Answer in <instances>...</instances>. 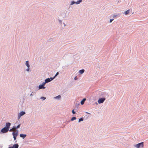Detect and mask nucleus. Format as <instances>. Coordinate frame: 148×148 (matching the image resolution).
<instances>
[{
    "instance_id": "36",
    "label": "nucleus",
    "mask_w": 148,
    "mask_h": 148,
    "mask_svg": "<svg viewBox=\"0 0 148 148\" xmlns=\"http://www.w3.org/2000/svg\"><path fill=\"white\" fill-rule=\"evenodd\" d=\"M2 145H0V148H2Z\"/></svg>"
},
{
    "instance_id": "30",
    "label": "nucleus",
    "mask_w": 148,
    "mask_h": 148,
    "mask_svg": "<svg viewBox=\"0 0 148 148\" xmlns=\"http://www.w3.org/2000/svg\"><path fill=\"white\" fill-rule=\"evenodd\" d=\"M16 136H13V138L14 140H15L16 139Z\"/></svg>"
},
{
    "instance_id": "11",
    "label": "nucleus",
    "mask_w": 148,
    "mask_h": 148,
    "mask_svg": "<svg viewBox=\"0 0 148 148\" xmlns=\"http://www.w3.org/2000/svg\"><path fill=\"white\" fill-rule=\"evenodd\" d=\"M21 125V124H18L16 126H15V125L14 126L12 127V128H13L14 129H18V128H20Z\"/></svg>"
},
{
    "instance_id": "37",
    "label": "nucleus",
    "mask_w": 148,
    "mask_h": 148,
    "mask_svg": "<svg viewBox=\"0 0 148 148\" xmlns=\"http://www.w3.org/2000/svg\"><path fill=\"white\" fill-rule=\"evenodd\" d=\"M51 40V39H49L48 41H50V40Z\"/></svg>"
},
{
    "instance_id": "24",
    "label": "nucleus",
    "mask_w": 148,
    "mask_h": 148,
    "mask_svg": "<svg viewBox=\"0 0 148 148\" xmlns=\"http://www.w3.org/2000/svg\"><path fill=\"white\" fill-rule=\"evenodd\" d=\"M36 92H32V93L30 94V96H33L34 95H33V93H36Z\"/></svg>"
},
{
    "instance_id": "6",
    "label": "nucleus",
    "mask_w": 148,
    "mask_h": 148,
    "mask_svg": "<svg viewBox=\"0 0 148 148\" xmlns=\"http://www.w3.org/2000/svg\"><path fill=\"white\" fill-rule=\"evenodd\" d=\"M53 78L52 77H50L49 78H48L46 79L45 80V81L46 82V83H48L51 82V81L53 80Z\"/></svg>"
},
{
    "instance_id": "4",
    "label": "nucleus",
    "mask_w": 148,
    "mask_h": 148,
    "mask_svg": "<svg viewBox=\"0 0 148 148\" xmlns=\"http://www.w3.org/2000/svg\"><path fill=\"white\" fill-rule=\"evenodd\" d=\"M105 100L106 98L102 97L99 98L97 101L99 104H101L103 103Z\"/></svg>"
},
{
    "instance_id": "21",
    "label": "nucleus",
    "mask_w": 148,
    "mask_h": 148,
    "mask_svg": "<svg viewBox=\"0 0 148 148\" xmlns=\"http://www.w3.org/2000/svg\"><path fill=\"white\" fill-rule=\"evenodd\" d=\"M76 2L75 1H72L71 2L70 5H72L75 3L76 4Z\"/></svg>"
},
{
    "instance_id": "28",
    "label": "nucleus",
    "mask_w": 148,
    "mask_h": 148,
    "mask_svg": "<svg viewBox=\"0 0 148 148\" xmlns=\"http://www.w3.org/2000/svg\"><path fill=\"white\" fill-rule=\"evenodd\" d=\"M113 20H114L113 19H110V23H111Z\"/></svg>"
},
{
    "instance_id": "17",
    "label": "nucleus",
    "mask_w": 148,
    "mask_h": 148,
    "mask_svg": "<svg viewBox=\"0 0 148 148\" xmlns=\"http://www.w3.org/2000/svg\"><path fill=\"white\" fill-rule=\"evenodd\" d=\"M12 134L13 136L17 137L18 135V134H17V133H15L14 132H12Z\"/></svg>"
},
{
    "instance_id": "19",
    "label": "nucleus",
    "mask_w": 148,
    "mask_h": 148,
    "mask_svg": "<svg viewBox=\"0 0 148 148\" xmlns=\"http://www.w3.org/2000/svg\"><path fill=\"white\" fill-rule=\"evenodd\" d=\"M59 72H57L56 73V74H55V75H54V76L53 77V78L54 79L56 77L59 75Z\"/></svg>"
},
{
    "instance_id": "16",
    "label": "nucleus",
    "mask_w": 148,
    "mask_h": 148,
    "mask_svg": "<svg viewBox=\"0 0 148 148\" xmlns=\"http://www.w3.org/2000/svg\"><path fill=\"white\" fill-rule=\"evenodd\" d=\"M130 10H128L124 12V14L126 15H127L130 12Z\"/></svg>"
},
{
    "instance_id": "3",
    "label": "nucleus",
    "mask_w": 148,
    "mask_h": 148,
    "mask_svg": "<svg viewBox=\"0 0 148 148\" xmlns=\"http://www.w3.org/2000/svg\"><path fill=\"white\" fill-rule=\"evenodd\" d=\"M9 130V129L5 127L2 129L1 130L0 133L1 134H3L7 133Z\"/></svg>"
},
{
    "instance_id": "18",
    "label": "nucleus",
    "mask_w": 148,
    "mask_h": 148,
    "mask_svg": "<svg viewBox=\"0 0 148 148\" xmlns=\"http://www.w3.org/2000/svg\"><path fill=\"white\" fill-rule=\"evenodd\" d=\"M82 0H78L76 2V4H79L80 3L82 2Z\"/></svg>"
},
{
    "instance_id": "27",
    "label": "nucleus",
    "mask_w": 148,
    "mask_h": 148,
    "mask_svg": "<svg viewBox=\"0 0 148 148\" xmlns=\"http://www.w3.org/2000/svg\"><path fill=\"white\" fill-rule=\"evenodd\" d=\"M72 112L73 114H75L76 113V112L74 111V110H72Z\"/></svg>"
},
{
    "instance_id": "9",
    "label": "nucleus",
    "mask_w": 148,
    "mask_h": 148,
    "mask_svg": "<svg viewBox=\"0 0 148 148\" xmlns=\"http://www.w3.org/2000/svg\"><path fill=\"white\" fill-rule=\"evenodd\" d=\"M11 125V123H10L9 122H7L5 123V127L9 129Z\"/></svg>"
},
{
    "instance_id": "34",
    "label": "nucleus",
    "mask_w": 148,
    "mask_h": 148,
    "mask_svg": "<svg viewBox=\"0 0 148 148\" xmlns=\"http://www.w3.org/2000/svg\"><path fill=\"white\" fill-rule=\"evenodd\" d=\"M117 16L116 15H114L112 17H113V18H115V17L116 16Z\"/></svg>"
},
{
    "instance_id": "32",
    "label": "nucleus",
    "mask_w": 148,
    "mask_h": 148,
    "mask_svg": "<svg viewBox=\"0 0 148 148\" xmlns=\"http://www.w3.org/2000/svg\"><path fill=\"white\" fill-rule=\"evenodd\" d=\"M59 20V22L61 24L62 23V21L60 20Z\"/></svg>"
},
{
    "instance_id": "13",
    "label": "nucleus",
    "mask_w": 148,
    "mask_h": 148,
    "mask_svg": "<svg viewBox=\"0 0 148 148\" xmlns=\"http://www.w3.org/2000/svg\"><path fill=\"white\" fill-rule=\"evenodd\" d=\"M29 62L28 61H26L25 62V65L27 67H28V68L29 67H30V65L29 64Z\"/></svg>"
},
{
    "instance_id": "39",
    "label": "nucleus",
    "mask_w": 148,
    "mask_h": 148,
    "mask_svg": "<svg viewBox=\"0 0 148 148\" xmlns=\"http://www.w3.org/2000/svg\"><path fill=\"white\" fill-rule=\"evenodd\" d=\"M63 24L64 25V26H65V24H64V23H63Z\"/></svg>"
},
{
    "instance_id": "5",
    "label": "nucleus",
    "mask_w": 148,
    "mask_h": 148,
    "mask_svg": "<svg viewBox=\"0 0 148 148\" xmlns=\"http://www.w3.org/2000/svg\"><path fill=\"white\" fill-rule=\"evenodd\" d=\"M25 114V112L23 111H22L21 112L19 113H18V119H19L21 116H23Z\"/></svg>"
},
{
    "instance_id": "8",
    "label": "nucleus",
    "mask_w": 148,
    "mask_h": 148,
    "mask_svg": "<svg viewBox=\"0 0 148 148\" xmlns=\"http://www.w3.org/2000/svg\"><path fill=\"white\" fill-rule=\"evenodd\" d=\"M38 87H37L36 90V91H37L38 89H45V87L44 86H43L41 84H40L39 85V86L38 87Z\"/></svg>"
},
{
    "instance_id": "25",
    "label": "nucleus",
    "mask_w": 148,
    "mask_h": 148,
    "mask_svg": "<svg viewBox=\"0 0 148 148\" xmlns=\"http://www.w3.org/2000/svg\"><path fill=\"white\" fill-rule=\"evenodd\" d=\"M26 71H27V72H29L30 71V67H27V69H26Z\"/></svg>"
},
{
    "instance_id": "29",
    "label": "nucleus",
    "mask_w": 148,
    "mask_h": 148,
    "mask_svg": "<svg viewBox=\"0 0 148 148\" xmlns=\"http://www.w3.org/2000/svg\"><path fill=\"white\" fill-rule=\"evenodd\" d=\"M78 79V78L77 76H75L74 78V79L77 80Z\"/></svg>"
},
{
    "instance_id": "31",
    "label": "nucleus",
    "mask_w": 148,
    "mask_h": 148,
    "mask_svg": "<svg viewBox=\"0 0 148 148\" xmlns=\"http://www.w3.org/2000/svg\"><path fill=\"white\" fill-rule=\"evenodd\" d=\"M13 129V128H12V129H10V130L9 129V131H10V132H12V129Z\"/></svg>"
},
{
    "instance_id": "20",
    "label": "nucleus",
    "mask_w": 148,
    "mask_h": 148,
    "mask_svg": "<svg viewBox=\"0 0 148 148\" xmlns=\"http://www.w3.org/2000/svg\"><path fill=\"white\" fill-rule=\"evenodd\" d=\"M84 121V118L82 117L80 118H79V119L78 122L79 123L81 121Z\"/></svg>"
},
{
    "instance_id": "1",
    "label": "nucleus",
    "mask_w": 148,
    "mask_h": 148,
    "mask_svg": "<svg viewBox=\"0 0 148 148\" xmlns=\"http://www.w3.org/2000/svg\"><path fill=\"white\" fill-rule=\"evenodd\" d=\"M134 146L137 148H143L144 147V142H142L136 145H134Z\"/></svg>"
},
{
    "instance_id": "7",
    "label": "nucleus",
    "mask_w": 148,
    "mask_h": 148,
    "mask_svg": "<svg viewBox=\"0 0 148 148\" xmlns=\"http://www.w3.org/2000/svg\"><path fill=\"white\" fill-rule=\"evenodd\" d=\"M19 145L18 144H15L13 145L12 146H10L8 148H18Z\"/></svg>"
},
{
    "instance_id": "22",
    "label": "nucleus",
    "mask_w": 148,
    "mask_h": 148,
    "mask_svg": "<svg viewBox=\"0 0 148 148\" xmlns=\"http://www.w3.org/2000/svg\"><path fill=\"white\" fill-rule=\"evenodd\" d=\"M77 118L76 117L73 116L71 119V121H73L74 120L76 119Z\"/></svg>"
},
{
    "instance_id": "33",
    "label": "nucleus",
    "mask_w": 148,
    "mask_h": 148,
    "mask_svg": "<svg viewBox=\"0 0 148 148\" xmlns=\"http://www.w3.org/2000/svg\"><path fill=\"white\" fill-rule=\"evenodd\" d=\"M15 133H17V134L18 135V130H16Z\"/></svg>"
},
{
    "instance_id": "15",
    "label": "nucleus",
    "mask_w": 148,
    "mask_h": 148,
    "mask_svg": "<svg viewBox=\"0 0 148 148\" xmlns=\"http://www.w3.org/2000/svg\"><path fill=\"white\" fill-rule=\"evenodd\" d=\"M61 97V96L60 95H59L56 97H54V98L56 99H60Z\"/></svg>"
},
{
    "instance_id": "35",
    "label": "nucleus",
    "mask_w": 148,
    "mask_h": 148,
    "mask_svg": "<svg viewBox=\"0 0 148 148\" xmlns=\"http://www.w3.org/2000/svg\"><path fill=\"white\" fill-rule=\"evenodd\" d=\"M70 122V120L68 121H66V123H69Z\"/></svg>"
},
{
    "instance_id": "38",
    "label": "nucleus",
    "mask_w": 148,
    "mask_h": 148,
    "mask_svg": "<svg viewBox=\"0 0 148 148\" xmlns=\"http://www.w3.org/2000/svg\"><path fill=\"white\" fill-rule=\"evenodd\" d=\"M86 113L87 114H90V113H89L88 112H86Z\"/></svg>"
},
{
    "instance_id": "2",
    "label": "nucleus",
    "mask_w": 148,
    "mask_h": 148,
    "mask_svg": "<svg viewBox=\"0 0 148 148\" xmlns=\"http://www.w3.org/2000/svg\"><path fill=\"white\" fill-rule=\"evenodd\" d=\"M101 96L106 99V98H108L109 97V95H108V93L106 92H101Z\"/></svg>"
},
{
    "instance_id": "23",
    "label": "nucleus",
    "mask_w": 148,
    "mask_h": 148,
    "mask_svg": "<svg viewBox=\"0 0 148 148\" xmlns=\"http://www.w3.org/2000/svg\"><path fill=\"white\" fill-rule=\"evenodd\" d=\"M40 99H42V100H44L46 99V97H42L40 98Z\"/></svg>"
},
{
    "instance_id": "26",
    "label": "nucleus",
    "mask_w": 148,
    "mask_h": 148,
    "mask_svg": "<svg viewBox=\"0 0 148 148\" xmlns=\"http://www.w3.org/2000/svg\"><path fill=\"white\" fill-rule=\"evenodd\" d=\"M46 83H46V82L45 81V82H42V84H42L43 86H45V84Z\"/></svg>"
},
{
    "instance_id": "40",
    "label": "nucleus",
    "mask_w": 148,
    "mask_h": 148,
    "mask_svg": "<svg viewBox=\"0 0 148 148\" xmlns=\"http://www.w3.org/2000/svg\"><path fill=\"white\" fill-rule=\"evenodd\" d=\"M17 142V141H16H16H15V142Z\"/></svg>"
},
{
    "instance_id": "10",
    "label": "nucleus",
    "mask_w": 148,
    "mask_h": 148,
    "mask_svg": "<svg viewBox=\"0 0 148 148\" xmlns=\"http://www.w3.org/2000/svg\"><path fill=\"white\" fill-rule=\"evenodd\" d=\"M19 136L21 137L23 139H24L27 136V135L26 134H20Z\"/></svg>"
},
{
    "instance_id": "14",
    "label": "nucleus",
    "mask_w": 148,
    "mask_h": 148,
    "mask_svg": "<svg viewBox=\"0 0 148 148\" xmlns=\"http://www.w3.org/2000/svg\"><path fill=\"white\" fill-rule=\"evenodd\" d=\"M85 71V70L84 69H81L79 71V73L81 74H83Z\"/></svg>"
},
{
    "instance_id": "12",
    "label": "nucleus",
    "mask_w": 148,
    "mask_h": 148,
    "mask_svg": "<svg viewBox=\"0 0 148 148\" xmlns=\"http://www.w3.org/2000/svg\"><path fill=\"white\" fill-rule=\"evenodd\" d=\"M86 98H84L80 102V103L82 105H83L85 101L86 100Z\"/></svg>"
}]
</instances>
